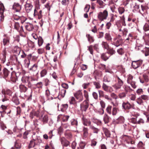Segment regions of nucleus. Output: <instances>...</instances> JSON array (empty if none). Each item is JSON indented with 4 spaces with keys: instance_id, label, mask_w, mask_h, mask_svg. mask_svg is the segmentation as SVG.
I'll return each instance as SVG.
<instances>
[{
    "instance_id": "obj_1",
    "label": "nucleus",
    "mask_w": 149,
    "mask_h": 149,
    "mask_svg": "<svg viewBox=\"0 0 149 149\" xmlns=\"http://www.w3.org/2000/svg\"><path fill=\"white\" fill-rule=\"evenodd\" d=\"M111 106L109 105L106 109V112L109 114H112L113 116H115L119 111L118 108L116 107H114L112 109Z\"/></svg>"
},
{
    "instance_id": "obj_2",
    "label": "nucleus",
    "mask_w": 149,
    "mask_h": 149,
    "mask_svg": "<svg viewBox=\"0 0 149 149\" xmlns=\"http://www.w3.org/2000/svg\"><path fill=\"white\" fill-rule=\"evenodd\" d=\"M108 15V12L107 10H105L102 12H101L98 14L97 18L100 21L106 19Z\"/></svg>"
},
{
    "instance_id": "obj_3",
    "label": "nucleus",
    "mask_w": 149,
    "mask_h": 149,
    "mask_svg": "<svg viewBox=\"0 0 149 149\" xmlns=\"http://www.w3.org/2000/svg\"><path fill=\"white\" fill-rule=\"evenodd\" d=\"M120 37V36L119 35L118 37L115 38L113 39V44L117 47L119 46L122 43V40Z\"/></svg>"
},
{
    "instance_id": "obj_4",
    "label": "nucleus",
    "mask_w": 149,
    "mask_h": 149,
    "mask_svg": "<svg viewBox=\"0 0 149 149\" xmlns=\"http://www.w3.org/2000/svg\"><path fill=\"white\" fill-rule=\"evenodd\" d=\"M86 100H84L81 104L80 110L82 111H86L88 108L89 103Z\"/></svg>"
},
{
    "instance_id": "obj_5",
    "label": "nucleus",
    "mask_w": 149,
    "mask_h": 149,
    "mask_svg": "<svg viewBox=\"0 0 149 149\" xmlns=\"http://www.w3.org/2000/svg\"><path fill=\"white\" fill-rule=\"evenodd\" d=\"M74 95L77 99L79 100V102L82 101L83 99L82 93L80 91H77L74 94Z\"/></svg>"
},
{
    "instance_id": "obj_6",
    "label": "nucleus",
    "mask_w": 149,
    "mask_h": 149,
    "mask_svg": "<svg viewBox=\"0 0 149 149\" xmlns=\"http://www.w3.org/2000/svg\"><path fill=\"white\" fill-rule=\"evenodd\" d=\"M14 28L19 32L21 35L23 34L24 32L22 26H20L18 23L16 22L15 24Z\"/></svg>"
},
{
    "instance_id": "obj_7",
    "label": "nucleus",
    "mask_w": 149,
    "mask_h": 149,
    "mask_svg": "<svg viewBox=\"0 0 149 149\" xmlns=\"http://www.w3.org/2000/svg\"><path fill=\"white\" fill-rule=\"evenodd\" d=\"M21 8V6L18 3H15L13 5L12 9L15 12H19Z\"/></svg>"
},
{
    "instance_id": "obj_8",
    "label": "nucleus",
    "mask_w": 149,
    "mask_h": 149,
    "mask_svg": "<svg viewBox=\"0 0 149 149\" xmlns=\"http://www.w3.org/2000/svg\"><path fill=\"white\" fill-rule=\"evenodd\" d=\"M142 63V61L140 60L134 61L132 63V66L134 69H136L139 67Z\"/></svg>"
},
{
    "instance_id": "obj_9",
    "label": "nucleus",
    "mask_w": 149,
    "mask_h": 149,
    "mask_svg": "<svg viewBox=\"0 0 149 149\" xmlns=\"http://www.w3.org/2000/svg\"><path fill=\"white\" fill-rule=\"evenodd\" d=\"M123 83L122 81L118 77V82L117 84H115L113 86L117 90L121 88V86L123 85Z\"/></svg>"
},
{
    "instance_id": "obj_10",
    "label": "nucleus",
    "mask_w": 149,
    "mask_h": 149,
    "mask_svg": "<svg viewBox=\"0 0 149 149\" xmlns=\"http://www.w3.org/2000/svg\"><path fill=\"white\" fill-rule=\"evenodd\" d=\"M102 88L104 91L107 92L111 93L113 91V89L111 87L109 86L104 83L103 84Z\"/></svg>"
},
{
    "instance_id": "obj_11",
    "label": "nucleus",
    "mask_w": 149,
    "mask_h": 149,
    "mask_svg": "<svg viewBox=\"0 0 149 149\" xmlns=\"http://www.w3.org/2000/svg\"><path fill=\"white\" fill-rule=\"evenodd\" d=\"M36 8L34 10V16L38 14V15H42V10H40L39 12L38 13V10L40 9V5L39 4V2L36 5Z\"/></svg>"
},
{
    "instance_id": "obj_12",
    "label": "nucleus",
    "mask_w": 149,
    "mask_h": 149,
    "mask_svg": "<svg viewBox=\"0 0 149 149\" xmlns=\"http://www.w3.org/2000/svg\"><path fill=\"white\" fill-rule=\"evenodd\" d=\"M33 6L31 3H26L25 5V9L27 13L30 12L32 9Z\"/></svg>"
},
{
    "instance_id": "obj_13",
    "label": "nucleus",
    "mask_w": 149,
    "mask_h": 149,
    "mask_svg": "<svg viewBox=\"0 0 149 149\" xmlns=\"http://www.w3.org/2000/svg\"><path fill=\"white\" fill-rule=\"evenodd\" d=\"M143 79L139 78L140 81L141 83H143L145 82H147L149 81L148 75L147 74H144L143 75Z\"/></svg>"
},
{
    "instance_id": "obj_14",
    "label": "nucleus",
    "mask_w": 149,
    "mask_h": 149,
    "mask_svg": "<svg viewBox=\"0 0 149 149\" xmlns=\"http://www.w3.org/2000/svg\"><path fill=\"white\" fill-rule=\"evenodd\" d=\"M82 119L83 121V123L84 125L89 126L90 127L91 125H92L91 124V122L89 119H86L84 117H83Z\"/></svg>"
},
{
    "instance_id": "obj_15",
    "label": "nucleus",
    "mask_w": 149,
    "mask_h": 149,
    "mask_svg": "<svg viewBox=\"0 0 149 149\" xmlns=\"http://www.w3.org/2000/svg\"><path fill=\"white\" fill-rule=\"evenodd\" d=\"M4 9V6L3 4L0 5V17H1L0 20L1 21L3 18V13Z\"/></svg>"
},
{
    "instance_id": "obj_16",
    "label": "nucleus",
    "mask_w": 149,
    "mask_h": 149,
    "mask_svg": "<svg viewBox=\"0 0 149 149\" xmlns=\"http://www.w3.org/2000/svg\"><path fill=\"white\" fill-rule=\"evenodd\" d=\"M37 140L33 139L31 140L29 144V148H31L34 147L35 145L36 144V142Z\"/></svg>"
},
{
    "instance_id": "obj_17",
    "label": "nucleus",
    "mask_w": 149,
    "mask_h": 149,
    "mask_svg": "<svg viewBox=\"0 0 149 149\" xmlns=\"http://www.w3.org/2000/svg\"><path fill=\"white\" fill-rule=\"evenodd\" d=\"M40 119L44 123H46L48 121V117L47 115L44 116L42 115L41 117L40 118Z\"/></svg>"
},
{
    "instance_id": "obj_18",
    "label": "nucleus",
    "mask_w": 149,
    "mask_h": 149,
    "mask_svg": "<svg viewBox=\"0 0 149 149\" xmlns=\"http://www.w3.org/2000/svg\"><path fill=\"white\" fill-rule=\"evenodd\" d=\"M61 141L62 144L65 146H68L69 144V142L65 140L64 138H62L61 139Z\"/></svg>"
},
{
    "instance_id": "obj_19",
    "label": "nucleus",
    "mask_w": 149,
    "mask_h": 149,
    "mask_svg": "<svg viewBox=\"0 0 149 149\" xmlns=\"http://www.w3.org/2000/svg\"><path fill=\"white\" fill-rule=\"evenodd\" d=\"M39 112L38 111H33L30 113V116L31 118H33V116L38 117L39 116Z\"/></svg>"
},
{
    "instance_id": "obj_20",
    "label": "nucleus",
    "mask_w": 149,
    "mask_h": 149,
    "mask_svg": "<svg viewBox=\"0 0 149 149\" xmlns=\"http://www.w3.org/2000/svg\"><path fill=\"white\" fill-rule=\"evenodd\" d=\"M122 106L125 109H129L131 107V105L128 102L123 103Z\"/></svg>"
},
{
    "instance_id": "obj_21",
    "label": "nucleus",
    "mask_w": 149,
    "mask_h": 149,
    "mask_svg": "<svg viewBox=\"0 0 149 149\" xmlns=\"http://www.w3.org/2000/svg\"><path fill=\"white\" fill-rule=\"evenodd\" d=\"M20 91L21 92H25L27 90V88L24 85L22 84L19 86Z\"/></svg>"
},
{
    "instance_id": "obj_22",
    "label": "nucleus",
    "mask_w": 149,
    "mask_h": 149,
    "mask_svg": "<svg viewBox=\"0 0 149 149\" xmlns=\"http://www.w3.org/2000/svg\"><path fill=\"white\" fill-rule=\"evenodd\" d=\"M25 28L28 30L31 31L33 29V26L31 24L28 23L25 25Z\"/></svg>"
},
{
    "instance_id": "obj_23",
    "label": "nucleus",
    "mask_w": 149,
    "mask_h": 149,
    "mask_svg": "<svg viewBox=\"0 0 149 149\" xmlns=\"http://www.w3.org/2000/svg\"><path fill=\"white\" fill-rule=\"evenodd\" d=\"M109 56L108 53H103L101 55V57L102 58L104 61H106L107 60Z\"/></svg>"
},
{
    "instance_id": "obj_24",
    "label": "nucleus",
    "mask_w": 149,
    "mask_h": 149,
    "mask_svg": "<svg viewBox=\"0 0 149 149\" xmlns=\"http://www.w3.org/2000/svg\"><path fill=\"white\" fill-rule=\"evenodd\" d=\"M2 93L4 95L6 94L9 96H11L12 94V91L9 89L7 90L6 91L3 90L2 91Z\"/></svg>"
},
{
    "instance_id": "obj_25",
    "label": "nucleus",
    "mask_w": 149,
    "mask_h": 149,
    "mask_svg": "<svg viewBox=\"0 0 149 149\" xmlns=\"http://www.w3.org/2000/svg\"><path fill=\"white\" fill-rule=\"evenodd\" d=\"M110 120V117L107 114H104V118L103 120L105 124L108 123Z\"/></svg>"
},
{
    "instance_id": "obj_26",
    "label": "nucleus",
    "mask_w": 149,
    "mask_h": 149,
    "mask_svg": "<svg viewBox=\"0 0 149 149\" xmlns=\"http://www.w3.org/2000/svg\"><path fill=\"white\" fill-rule=\"evenodd\" d=\"M38 67L37 64L35 63L30 68L29 70L31 71L35 72L37 70Z\"/></svg>"
},
{
    "instance_id": "obj_27",
    "label": "nucleus",
    "mask_w": 149,
    "mask_h": 149,
    "mask_svg": "<svg viewBox=\"0 0 149 149\" xmlns=\"http://www.w3.org/2000/svg\"><path fill=\"white\" fill-rule=\"evenodd\" d=\"M90 128L93 131L94 133L97 134L99 131V130L98 128L95 127L92 125L90 126Z\"/></svg>"
},
{
    "instance_id": "obj_28",
    "label": "nucleus",
    "mask_w": 149,
    "mask_h": 149,
    "mask_svg": "<svg viewBox=\"0 0 149 149\" xmlns=\"http://www.w3.org/2000/svg\"><path fill=\"white\" fill-rule=\"evenodd\" d=\"M14 52L16 54L19 55L21 51V49L18 46H16L14 47Z\"/></svg>"
},
{
    "instance_id": "obj_29",
    "label": "nucleus",
    "mask_w": 149,
    "mask_h": 149,
    "mask_svg": "<svg viewBox=\"0 0 149 149\" xmlns=\"http://www.w3.org/2000/svg\"><path fill=\"white\" fill-rule=\"evenodd\" d=\"M104 38L108 41H111L112 40V38L109 33H106L104 36Z\"/></svg>"
},
{
    "instance_id": "obj_30",
    "label": "nucleus",
    "mask_w": 149,
    "mask_h": 149,
    "mask_svg": "<svg viewBox=\"0 0 149 149\" xmlns=\"http://www.w3.org/2000/svg\"><path fill=\"white\" fill-rule=\"evenodd\" d=\"M69 102L70 104L76 105L77 104V102L74 98L73 97H71L70 100H69Z\"/></svg>"
},
{
    "instance_id": "obj_31",
    "label": "nucleus",
    "mask_w": 149,
    "mask_h": 149,
    "mask_svg": "<svg viewBox=\"0 0 149 149\" xmlns=\"http://www.w3.org/2000/svg\"><path fill=\"white\" fill-rule=\"evenodd\" d=\"M86 36L88 38V41L90 43L94 41V40L93 37L91 36L90 34H87Z\"/></svg>"
},
{
    "instance_id": "obj_32",
    "label": "nucleus",
    "mask_w": 149,
    "mask_h": 149,
    "mask_svg": "<svg viewBox=\"0 0 149 149\" xmlns=\"http://www.w3.org/2000/svg\"><path fill=\"white\" fill-rule=\"evenodd\" d=\"M3 73L4 74V77H7L9 73V71L6 68H4L3 70Z\"/></svg>"
},
{
    "instance_id": "obj_33",
    "label": "nucleus",
    "mask_w": 149,
    "mask_h": 149,
    "mask_svg": "<svg viewBox=\"0 0 149 149\" xmlns=\"http://www.w3.org/2000/svg\"><path fill=\"white\" fill-rule=\"evenodd\" d=\"M88 130L86 128L84 127L83 128V135L85 137H86L88 135Z\"/></svg>"
},
{
    "instance_id": "obj_34",
    "label": "nucleus",
    "mask_w": 149,
    "mask_h": 149,
    "mask_svg": "<svg viewBox=\"0 0 149 149\" xmlns=\"http://www.w3.org/2000/svg\"><path fill=\"white\" fill-rule=\"evenodd\" d=\"M43 41L41 37H39L38 38V44L39 46H41L43 43Z\"/></svg>"
},
{
    "instance_id": "obj_35",
    "label": "nucleus",
    "mask_w": 149,
    "mask_h": 149,
    "mask_svg": "<svg viewBox=\"0 0 149 149\" xmlns=\"http://www.w3.org/2000/svg\"><path fill=\"white\" fill-rule=\"evenodd\" d=\"M102 44L103 47L104 48L108 49L109 48V45L107 42H102Z\"/></svg>"
},
{
    "instance_id": "obj_36",
    "label": "nucleus",
    "mask_w": 149,
    "mask_h": 149,
    "mask_svg": "<svg viewBox=\"0 0 149 149\" xmlns=\"http://www.w3.org/2000/svg\"><path fill=\"white\" fill-rule=\"evenodd\" d=\"M84 95L85 97L86 98V100H86L87 101H88L89 100V98H88V93L87 91L86 90H84Z\"/></svg>"
},
{
    "instance_id": "obj_37",
    "label": "nucleus",
    "mask_w": 149,
    "mask_h": 149,
    "mask_svg": "<svg viewBox=\"0 0 149 149\" xmlns=\"http://www.w3.org/2000/svg\"><path fill=\"white\" fill-rule=\"evenodd\" d=\"M47 70L45 69H43L40 72V76L41 77H43L45 76L47 74Z\"/></svg>"
},
{
    "instance_id": "obj_38",
    "label": "nucleus",
    "mask_w": 149,
    "mask_h": 149,
    "mask_svg": "<svg viewBox=\"0 0 149 149\" xmlns=\"http://www.w3.org/2000/svg\"><path fill=\"white\" fill-rule=\"evenodd\" d=\"M50 92L51 95H55L57 92V90L55 88H52L50 90Z\"/></svg>"
},
{
    "instance_id": "obj_39",
    "label": "nucleus",
    "mask_w": 149,
    "mask_h": 149,
    "mask_svg": "<svg viewBox=\"0 0 149 149\" xmlns=\"http://www.w3.org/2000/svg\"><path fill=\"white\" fill-rule=\"evenodd\" d=\"M129 96L131 100L134 101L136 98L135 95L131 94L129 95Z\"/></svg>"
},
{
    "instance_id": "obj_40",
    "label": "nucleus",
    "mask_w": 149,
    "mask_h": 149,
    "mask_svg": "<svg viewBox=\"0 0 149 149\" xmlns=\"http://www.w3.org/2000/svg\"><path fill=\"white\" fill-rule=\"evenodd\" d=\"M144 50L145 56H148L149 55V48L146 47Z\"/></svg>"
},
{
    "instance_id": "obj_41",
    "label": "nucleus",
    "mask_w": 149,
    "mask_h": 149,
    "mask_svg": "<svg viewBox=\"0 0 149 149\" xmlns=\"http://www.w3.org/2000/svg\"><path fill=\"white\" fill-rule=\"evenodd\" d=\"M143 29L144 31H147L149 30V26L147 24H145L143 26Z\"/></svg>"
},
{
    "instance_id": "obj_42",
    "label": "nucleus",
    "mask_w": 149,
    "mask_h": 149,
    "mask_svg": "<svg viewBox=\"0 0 149 149\" xmlns=\"http://www.w3.org/2000/svg\"><path fill=\"white\" fill-rule=\"evenodd\" d=\"M133 79L132 76L130 74L128 75V77L127 79V81L128 83H130L131 82H132V79Z\"/></svg>"
},
{
    "instance_id": "obj_43",
    "label": "nucleus",
    "mask_w": 149,
    "mask_h": 149,
    "mask_svg": "<svg viewBox=\"0 0 149 149\" xmlns=\"http://www.w3.org/2000/svg\"><path fill=\"white\" fill-rule=\"evenodd\" d=\"M136 102L139 105L143 103V101L141 97L136 99Z\"/></svg>"
},
{
    "instance_id": "obj_44",
    "label": "nucleus",
    "mask_w": 149,
    "mask_h": 149,
    "mask_svg": "<svg viewBox=\"0 0 149 149\" xmlns=\"http://www.w3.org/2000/svg\"><path fill=\"white\" fill-rule=\"evenodd\" d=\"M12 100L13 101V102L16 104H18L19 103V100L15 97H13V99Z\"/></svg>"
},
{
    "instance_id": "obj_45",
    "label": "nucleus",
    "mask_w": 149,
    "mask_h": 149,
    "mask_svg": "<svg viewBox=\"0 0 149 149\" xmlns=\"http://www.w3.org/2000/svg\"><path fill=\"white\" fill-rule=\"evenodd\" d=\"M126 96V94L124 92H123L121 93H120L118 95L119 97L121 98H123Z\"/></svg>"
},
{
    "instance_id": "obj_46",
    "label": "nucleus",
    "mask_w": 149,
    "mask_h": 149,
    "mask_svg": "<svg viewBox=\"0 0 149 149\" xmlns=\"http://www.w3.org/2000/svg\"><path fill=\"white\" fill-rule=\"evenodd\" d=\"M125 90L127 92H131L132 91V90L128 86H126L125 87Z\"/></svg>"
},
{
    "instance_id": "obj_47",
    "label": "nucleus",
    "mask_w": 149,
    "mask_h": 149,
    "mask_svg": "<svg viewBox=\"0 0 149 149\" xmlns=\"http://www.w3.org/2000/svg\"><path fill=\"white\" fill-rule=\"evenodd\" d=\"M25 62V66L26 68H29L30 63V61L29 60H24Z\"/></svg>"
},
{
    "instance_id": "obj_48",
    "label": "nucleus",
    "mask_w": 149,
    "mask_h": 149,
    "mask_svg": "<svg viewBox=\"0 0 149 149\" xmlns=\"http://www.w3.org/2000/svg\"><path fill=\"white\" fill-rule=\"evenodd\" d=\"M118 12L119 13L122 14V13H123L125 11V9L123 8L122 7H119L118 9Z\"/></svg>"
},
{
    "instance_id": "obj_49",
    "label": "nucleus",
    "mask_w": 149,
    "mask_h": 149,
    "mask_svg": "<svg viewBox=\"0 0 149 149\" xmlns=\"http://www.w3.org/2000/svg\"><path fill=\"white\" fill-rule=\"evenodd\" d=\"M86 146V143L84 142H81L80 143V147L81 149H84Z\"/></svg>"
},
{
    "instance_id": "obj_50",
    "label": "nucleus",
    "mask_w": 149,
    "mask_h": 149,
    "mask_svg": "<svg viewBox=\"0 0 149 149\" xmlns=\"http://www.w3.org/2000/svg\"><path fill=\"white\" fill-rule=\"evenodd\" d=\"M97 111V112L100 115H102L104 113V110L102 108L100 109Z\"/></svg>"
},
{
    "instance_id": "obj_51",
    "label": "nucleus",
    "mask_w": 149,
    "mask_h": 149,
    "mask_svg": "<svg viewBox=\"0 0 149 149\" xmlns=\"http://www.w3.org/2000/svg\"><path fill=\"white\" fill-rule=\"evenodd\" d=\"M93 84L95 86L96 88L98 89L100 88L101 86L99 83L96 82H94Z\"/></svg>"
},
{
    "instance_id": "obj_52",
    "label": "nucleus",
    "mask_w": 149,
    "mask_h": 149,
    "mask_svg": "<svg viewBox=\"0 0 149 149\" xmlns=\"http://www.w3.org/2000/svg\"><path fill=\"white\" fill-rule=\"evenodd\" d=\"M143 90L141 88H139L136 91V93L139 95L143 94Z\"/></svg>"
},
{
    "instance_id": "obj_53",
    "label": "nucleus",
    "mask_w": 149,
    "mask_h": 149,
    "mask_svg": "<svg viewBox=\"0 0 149 149\" xmlns=\"http://www.w3.org/2000/svg\"><path fill=\"white\" fill-rule=\"evenodd\" d=\"M100 104L101 107H102V108L103 109V108H105V103L102 100L100 101Z\"/></svg>"
},
{
    "instance_id": "obj_54",
    "label": "nucleus",
    "mask_w": 149,
    "mask_h": 149,
    "mask_svg": "<svg viewBox=\"0 0 149 149\" xmlns=\"http://www.w3.org/2000/svg\"><path fill=\"white\" fill-rule=\"evenodd\" d=\"M42 83L41 82H38L36 84V86L38 88H42Z\"/></svg>"
},
{
    "instance_id": "obj_55",
    "label": "nucleus",
    "mask_w": 149,
    "mask_h": 149,
    "mask_svg": "<svg viewBox=\"0 0 149 149\" xmlns=\"http://www.w3.org/2000/svg\"><path fill=\"white\" fill-rule=\"evenodd\" d=\"M115 51L112 49H110L108 51V54H109L111 55H112L115 54Z\"/></svg>"
},
{
    "instance_id": "obj_56",
    "label": "nucleus",
    "mask_w": 149,
    "mask_h": 149,
    "mask_svg": "<svg viewBox=\"0 0 149 149\" xmlns=\"http://www.w3.org/2000/svg\"><path fill=\"white\" fill-rule=\"evenodd\" d=\"M88 49L90 51V53L91 54H93V46L90 45L89 46H88Z\"/></svg>"
},
{
    "instance_id": "obj_57",
    "label": "nucleus",
    "mask_w": 149,
    "mask_h": 149,
    "mask_svg": "<svg viewBox=\"0 0 149 149\" xmlns=\"http://www.w3.org/2000/svg\"><path fill=\"white\" fill-rule=\"evenodd\" d=\"M90 84L89 83H85L82 84V86L84 89L86 88Z\"/></svg>"
},
{
    "instance_id": "obj_58",
    "label": "nucleus",
    "mask_w": 149,
    "mask_h": 149,
    "mask_svg": "<svg viewBox=\"0 0 149 149\" xmlns=\"http://www.w3.org/2000/svg\"><path fill=\"white\" fill-rule=\"evenodd\" d=\"M66 93V91L65 89H62L61 90L60 93L62 97H64Z\"/></svg>"
},
{
    "instance_id": "obj_59",
    "label": "nucleus",
    "mask_w": 149,
    "mask_h": 149,
    "mask_svg": "<svg viewBox=\"0 0 149 149\" xmlns=\"http://www.w3.org/2000/svg\"><path fill=\"white\" fill-rule=\"evenodd\" d=\"M37 52L38 54H41L44 52V49L42 48L39 49L38 50Z\"/></svg>"
},
{
    "instance_id": "obj_60",
    "label": "nucleus",
    "mask_w": 149,
    "mask_h": 149,
    "mask_svg": "<svg viewBox=\"0 0 149 149\" xmlns=\"http://www.w3.org/2000/svg\"><path fill=\"white\" fill-rule=\"evenodd\" d=\"M9 42V40L7 38H4L3 39V43L4 45Z\"/></svg>"
},
{
    "instance_id": "obj_61",
    "label": "nucleus",
    "mask_w": 149,
    "mask_h": 149,
    "mask_svg": "<svg viewBox=\"0 0 149 149\" xmlns=\"http://www.w3.org/2000/svg\"><path fill=\"white\" fill-rule=\"evenodd\" d=\"M98 92L100 97H103L104 95L103 91L101 90H99Z\"/></svg>"
},
{
    "instance_id": "obj_62",
    "label": "nucleus",
    "mask_w": 149,
    "mask_h": 149,
    "mask_svg": "<svg viewBox=\"0 0 149 149\" xmlns=\"http://www.w3.org/2000/svg\"><path fill=\"white\" fill-rule=\"evenodd\" d=\"M28 79L29 77H26L25 78H22V81L23 83H25L29 81L28 80Z\"/></svg>"
},
{
    "instance_id": "obj_63",
    "label": "nucleus",
    "mask_w": 149,
    "mask_h": 149,
    "mask_svg": "<svg viewBox=\"0 0 149 149\" xmlns=\"http://www.w3.org/2000/svg\"><path fill=\"white\" fill-rule=\"evenodd\" d=\"M118 120L120 123H123L124 122V119L123 117H120L118 118Z\"/></svg>"
},
{
    "instance_id": "obj_64",
    "label": "nucleus",
    "mask_w": 149,
    "mask_h": 149,
    "mask_svg": "<svg viewBox=\"0 0 149 149\" xmlns=\"http://www.w3.org/2000/svg\"><path fill=\"white\" fill-rule=\"evenodd\" d=\"M117 52L120 55H122L124 53L123 49L122 48L118 49L117 50Z\"/></svg>"
}]
</instances>
